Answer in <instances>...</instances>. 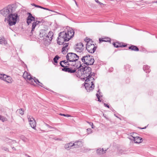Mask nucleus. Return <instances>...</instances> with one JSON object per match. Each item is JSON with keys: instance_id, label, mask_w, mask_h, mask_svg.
<instances>
[{"instance_id": "nucleus-39", "label": "nucleus", "mask_w": 157, "mask_h": 157, "mask_svg": "<svg viewBox=\"0 0 157 157\" xmlns=\"http://www.w3.org/2000/svg\"><path fill=\"white\" fill-rule=\"evenodd\" d=\"M45 125L47 126L49 128H54V127H52V126H50L49 125H48V124H46V123H44Z\"/></svg>"}, {"instance_id": "nucleus-56", "label": "nucleus", "mask_w": 157, "mask_h": 157, "mask_svg": "<svg viewBox=\"0 0 157 157\" xmlns=\"http://www.w3.org/2000/svg\"><path fill=\"white\" fill-rule=\"evenodd\" d=\"M91 126V128H94V125H93V126Z\"/></svg>"}, {"instance_id": "nucleus-14", "label": "nucleus", "mask_w": 157, "mask_h": 157, "mask_svg": "<svg viewBox=\"0 0 157 157\" xmlns=\"http://www.w3.org/2000/svg\"><path fill=\"white\" fill-rule=\"evenodd\" d=\"M73 146H74L75 148L79 147H81L82 145V143L80 140L76 141L74 143H73Z\"/></svg>"}, {"instance_id": "nucleus-58", "label": "nucleus", "mask_w": 157, "mask_h": 157, "mask_svg": "<svg viewBox=\"0 0 157 157\" xmlns=\"http://www.w3.org/2000/svg\"><path fill=\"white\" fill-rule=\"evenodd\" d=\"M62 114H61V113H60L59 114V115H61V116H62Z\"/></svg>"}, {"instance_id": "nucleus-23", "label": "nucleus", "mask_w": 157, "mask_h": 157, "mask_svg": "<svg viewBox=\"0 0 157 157\" xmlns=\"http://www.w3.org/2000/svg\"><path fill=\"white\" fill-rule=\"evenodd\" d=\"M128 48L132 51H139V48L136 46L132 45L128 47Z\"/></svg>"}, {"instance_id": "nucleus-36", "label": "nucleus", "mask_w": 157, "mask_h": 157, "mask_svg": "<svg viewBox=\"0 0 157 157\" xmlns=\"http://www.w3.org/2000/svg\"><path fill=\"white\" fill-rule=\"evenodd\" d=\"M33 21V20H32L27 19V23L28 24V25H29L31 23V22Z\"/></svg>"}, {"instance_id": "nucleus-33", "label": "nucleus", "mask_w": 157, "mask_h": 157, "mask_svg": "<svg viewBox=\"0 0 157 157\" xmlns=\"http://www.w3.org/2000/svg\"><path fill=\"white\" fill-rule=\"evenodd\" d=\"M68 46V43H65L63 44V48H67V47Z\"/></svg>"}, {"instance_id": "nucleus-43", "label": "nucleus", "mask_w": 157, "mask_h": 157, "mask_svg": "<svg viewBox=\"0 0 157 157\" xmlns=\"http://www.w3.org/2000/svg\"><path fill=\"white\" fill-rule=\"evenodd\" d=\"M87 123H88L91 126H93V123L90 122H89L88 121H87Z\"/></svg>"}, {"instance_id": "nucleus-13", "label": "nucleus", "mask_w": 157, "mask_h": 157, "mask_svg": "<svg viewBox=\"0 0 157 157\" xmlns=\"http://www.w3.org/2000/svg\"><path fill=\"white\" fill-rule=\"evenodd\" d=\"M62 70L65 72H68V73H74L76 71V70L75 69V68H74L73 69H72L71 67H65V68H62Z\"/></svg>"}, {"instance_id": "nucleus-27", "label": "nucleus", "mask_w": 157, "mask_h": 157, "mask_svg": "<svg viewBox=\"0 0 157 157\" xmlns=\"http://www.w3.org/2000/svg\"><path fill=\"white\" fill-rule=\"evenodd\" d=\"M143 70L146 73H149L150 70L149 68V67L147 65H145L143 67Z\"/></svg>"}, {"instance_id": "nucleus-48", "label": "nucleus", "mask_w": 157, "mask_h": 157, "mask_svg": "<svg viewBox=\"0 0 157 157\" xmlns=\"http://www.w3.org/2000/svg\"><path fill=\"white\" fill-rule=\"evenodd\" d=\"M55 140H61V139H60V138H57L56 139H55Z\"/></svg>"}, {"instance_id": "nucleus-17", "label": "nucleus", "mask_w": 157, "mask_h": 157, "mask_svg": "<svg viewBox=\"0 0 157 157\" xmlns=\"http://www.w3.org/2000/svg\"><path fill=\"white\" fill-rule=\"evenodd\" d=\"M47 34L46 33L45 30H42L40 33V36L43 39L47 40V36H48Z\"/></svg>"}, {"instance_id": "nucleus-40", "label": "nucleus", "mask_w": 157, "mask_h": 157, "mask_svg": "<svg viewBox=\"0 0 157 157\" xmlns=\"http://www.w3.org/2000/svg\"><path fill=\"white\" fill-rule=\"evenodd\" d=\"M119 152L118 153L119 154H122L123 153V151L121 149H119L118 150Z\"/></svg>"}, {"instance_id": "nucleus-35", "label": "nucleus", "mask_w": 157, "mask_h": 157, "mask_svg": "<svg viewBox=\"0 0 157 157\" xmlns=\"http://www.w3.org/2000/svg\"><path fill=\"white\" fill-rule=\"evenodd\" d=\"M21 139L23 141L25 142H26L28 141L27 138L24 137H22Z\"/></svg>"}, {"instance_id": "nucleus-8", "label": "nucleus", "mask_w": 157, "mask_h": 157, "mask_svg": "<svg viewBox=\"0 0 157 157\" xmlns=\"http://www.w3.org/2000/svg\"><path fill=\"white\" fill-rule=\"evenodd\" d=\"M94 80H90L88 81H86L85 79V84L84 85L86 89L87 90V91L92 90L94 89V83L93 82Z\"/></svg>"}, {"instance_id": "nucleus-45", "label": "nucleus", "mask_w": 157, "mask_h": 157, "mask_svg": "<svg viewBox=\"0 0 157 157\" xmlns=\"http://www.w3.org/2000/svg\"><path fill=\"white\" fill-rule=\"evenodd\" d=\"M10 140L11 141V142H10L11 143H16V142L14 140Z\"/></svg>"}, {"instance_id": "nucleus-9", "label": "nucleus", "mask_w": 157, "mask_h": 157, "mask_svg": "<svg viewBox=\"0 0 157 157\" xmlns=\"http://www.w3.org/2000/svg\"><path fill=\"white\" fill-rule=\"evenodd\" d=\"M96 47L94 44H91L90 42H87L86 44V49L90 53H93L95 51Z\"/></svg>"}, {"instance_id": "nucleus-32", "label": "nucleus", "mask_w": 157, "mask_h": 157, "mask_svg": "<svg viewBox=\"0 0 157 157\" xmlns=\"http://www.w3.org/2000/svg\"><path fill=\"white\" fill-rule=\"evenodd\" d=\"M68 48H62V52L63 54H66L67 52Z\"/></svg>"}, {"instance_id": "nucleus-31", "label": "nucleus", "mask_w": 157, "mask_h": 157, "mask_svg": "<svg viewBox=\"0 0 157 157\" xmlns=\"http://www.w3.org/2000/svg\"><path fill=\"white\" fill-rule=\"evenodd\" d=\"M0 120L2 121V122H4L7 120V119L4 117L0 116Z\"/></svg>"}, {"instance_id": "nucleus-60", "label": "nucleus", "mask_w": 157, "mask_h": 157, "mask_svg": "<svg viewBox=\"0 0 157 157\" xmlns=\"http://www.w3.org/2000/svg\"><path fill=\"white\" fill-rule=\"evenodd\" d=\"M116 117H118L117 116H116Z\"/></svg>"}, {"instance_id": "nucleus-29", "label": "nucleus", "mask_w": 157, "mask_h": 157, "mask_svg": "<svg viewBox=\"0 0 157 157\" xmlns=\"http://www.w3.org/2000/svg\"><path fill=\"white\" fill-rule=\"evenodd\" d=\"M6 44V41L5 40L4 38L0 39V44Z\"/></svg>"}, {"instance_id": "nucleus-54", "label": "nucleus", "mask_w": 157, "mask_h": 157, "mask_svg": "<svg viewBox=\"0 0 157 157\" xmlns=\"http://www.w3.org/2000/svg\"><path fill=\"white\" fill-rule=\"evenodd\" d=\"M146 128V127L145 126L144 128H140L141 129H145V128Z\"/></svg>"}, {"instance_id": "nucleus-25", "label": "nucleus", "mask_w": 157, "mask_h": 157, "mask_svg": "<svg viewBox=\"0 0 157 157\" xmlns=\"http://www.w3.org/2000/svg\"><path fill=\"white\" fill-rule=\"evenodd\" d=\"M113 45L115 47H116V48H118V47H124L126 46L125 45L121 44L117 42H116V43H113Z\"/></svg>"}, {"instance_id": "nucleus-19", "label": "nucleus", "mask_w": 157, "mask_h": 157, "mask_svg": "<svg viewBox=\"0 0 157 157\" xmlns=\"http://www.w3.org/2000/svg\"><path fill=\"white\" fill-rule=\"evenodd\" d=\"M132 139H131L132 140L133 139L135 143H140L142 141V139L140 137L138 136H132Z\"/></svg>"}, {"instance_id": "nucleus-42", "label": "nucleus", "mask_w": 157, "mask_h": 157, "mask_svg": "<svg viewBox=\"0 0 157 157\" xmlns=\"http://www.w3.org/2000/svg\"><path fill=\"white\" fill-rule=\"evenodd\" d=\"M62 116H65V117H70L71 116L70 115L68 114H62Z\"/></svg>"}, {"instance_id": "nucleus-37", "label": "nucleus", "mask_w": 157, "mask_h": 157, "mask_svg": "<svg viewBox=\"0 0 157 157\" xmlns=\"http://www.w3.org/2000/svg\"><path fill=\"white\" fill-rule=\"evenodd\" d=\"M96 96H97V98L98 99V101H101V100H100V96L99 95V94H98V93H97L96 94Z\"/></svg>"}, {"instance_id": "nucleus-28", "label": "nucleus", "mask_w": 157, "mask_h": 157, "mask_svg": "<svg viewBox=\"0 0 157 157\" xmlns=\"http://www.w3.org/2000/svg\"><path fill=\"white\" fill-rule=\"evenodd\" d=\"M29 15L27 19H30L35 21V18L33 16L32 14L30 13H28Z\"/></svg>"}, {"instance_id": "nucleus-59", "label": "nucleus", "mask_w": 157, "mask_h": 157, "mask_svg": "<svg viewBox=\"0 0 157 157\" xmlns=\"http://www.w3.org/2000/svg\"><path fill=\"white\" fill-rule=\"evenodd\" d=\"M156 3H157V1L155 2Z\"/></svg>"}, {"instance_id": "nucleus-5", "label": "nucleus", "mask_w": 157, "mask_h": 157, "mask_svg": "<svg viewBox=\"0 0 157 157\" xmlns=\"http://www.w3.org/2000/svg\"><path fill=\"white\" fill-rule=\"evenodd\" d=\"M23 77L31 85H34V82L36 83L37 84L40 83L38 80L35 77H34V78H32L30 75L27 71H25L24 72Z\"/></svg>"}, {"instance_id": "nucleus-34", "label": "nucleus", "mask_w": 157, "mask_h": 157, "mask_svg": "<svg viewBox=\"0 0 157 157\" xmlns=\"http://www.w3.org/2000/svg\"><path fill=\"white\" fill-rule=\"evenodd\" d=\"M18 112L21 115H23L24 113V111L22 109H19L18 110Z\"/></svg>"}, {"instance_id": "nucleus-38", "label": "nucleus", "mask_w": 157, "mask_h": 157, "mask_svg": "<svg viewBox=\"0 0 157 157\" xmlns=\"http://www.w3.org/2000/svg\"><path fill=\"white\" fill-rule=\"evenodd\" d=\"M39 8L42 9H43L44 10H48V11H51L50 10H49L48 8H44V7H42V6H39Z\"/></svg>"}, {"instance_id": "nucleus-50", "label": "nucleus", "mask_w": 157, "mask_h": 157, "mask_svg": "<svg viewBox=\"0 0 157 157\" xmlns=\"http://www.w3.org/2000/svg\"><path fill=\"white\" fill-rule=\"evenodd\" d=\"M135 134V133H132L131 134V136H132H132H133L134 135V134Z\"/></svg>"}, {"instance_id": "nucleus-1", "label": "nucleus", "mask_w": 157, "mask_h": 157, "mask_svg": "<svg viewBox=\"0 0 157 157\" xmlns=\"http://www.w3.org/2000/svg\"><path fill=\"white\" fill-rule=\"evenodd\" d=\"M75 32L72 29H69L67 32H62L59 33L57 40V43L59 45L63 44L64 42L69 41L73 37Z\"/></svg>"}, {"instance_id": "nucleus-46", "label": "nucleus", "mask_w": 157, "mask_h": 157, "mask_svg": "<svg viewBox=\"0 0 157 157\" xmlns=\"http://www.w3.org/2000/svg\"><path fill=\"white\" fill-rule=\"evenodd\" d=\"M40 84H39V85L40 86H41V87H43V84H42V83H40Z\"/></svg>"}, {"instance_id": "nucleus-2", "label": "nucleus", "mask_w": 157, "mask_h": 157, "mask_svg": "<svg viewBox=\"0 0 157 157\" xmlns=\"http://www.w3.org/2000/svg\"><path fill=\"white\" fill-rule=\"evenodd\" d=\"M14 4L10 5L0 11V13L4 17L7 16V17L12 13L16 11V8Z\"/></svg>"}, {"instance_id": "nucleus-41", "label": "nucleus", "mask_w": 157, "mask_h": 157, "mask_svg": "<svg viewBox=\"0 0 157 157\" xmlns=\"http://www.w3.org/2000/svg\"><path fill=\"white\" fill-rule=\"evenodd\" d=\"M31 5H32V6H34L35 7H37V8H39V6H40L39 5H36L34 3L31 4Z\"/></svg>"}, {"instance_id": "nucleus-12", "label": "nucleus", "mask_w": 157, "mask_h": 157, "mask_svg": "<svg viewBox=\"0 0 157 157\" xmlns=\"http://www.w3.org/2000/svg\"><path fill=\"white\" fill-rule=\"evenodd\" d=\"M75 50L78 52H81L84 49L83 45L82 43H79L76 45L75 47Z\"/></svg>"}, {"instance_id": "nucleus-15", "label": "nucleus", "mask_w": 157, "mask_h": 157, "mask_svg": "<svg viewBox=\"0 0 157 157\" xmlns=\"http://www.w3.org/2000/svg\"><path fill=\"white\" fill-rule=\"evenodd\" d=\"M107 149L104 150L103 148H98L96 150V152L98 155L103 154L105 153Z\"/></svg>"}, {"instance_id": "nucleus-49", "label": "nucleus", "mask_w": 157, "mask_h": 157, "mask_svg": "<svg viewBox=\"0 0 157 157\" xmlns=\"http://www.w3.org/2000/svg\"><path fill=\"white\" fill-rule=\"evenodd\" d=\"M97 2L100 5H101L102 4V3H101L100 2H99L98 1V2Z\"/></svg>"}, {"instance_id": "nucleus-11", "label": "nucleus", "mask_w": 157, "mask_h": 157, "mask_svg": "<svg viewBox=\"0 0 157 157\" xmlns=\"http://www.w3.org/2000/svg\"><path fill=\"white\" fill-rule=\"evenodd\" d=\"M28 121L31 127L33 128L36 129V123L34 119L32 117L30 116H27Z\"/></svg>"}, {"instance_id": "nucleus-3", "label": "nucleus", "mask_w": 157, "mask_h": 157, "mask_svg": "<svg viewBox=\"0 0 157 157\" xmlns=\"http://www.w3.org/2000/svg\"><path fill=\"white\" fill-rule=\"evenodd\" d=\"M8 18V21L10 26L14 25L17 22H19V17L18 14L16 13H12L10 14Z\"/></svg>"}, {"instance_id": "nucleus-7", "label": "nucleus", "mask_w": 157, "mask_h": 157, "mask_svg": "<svg viewBox=\"0 0 157 157\" xmlns=\"http://www.w3.org/2000/svg\"><path fill=\"white\" fill-rule=\"evenodd\" d=\"M66 58L67 61L69 62H75L79 59V56L75 53L70 52L67 53Z\"/></svg>"}, {"instance_id": "nucleus-51", "label": "nucleus", "mask_w": 157, "mask_h": 157, "mask_svg": "<svg viewBox=\"0 0 157 157\" xmlns=\"http://www.w3.org/2000/svg\"><path fill=\"white\" fill-rule=\"evenodd\" d=\"M104 105H105V106L108 108V104L105 103Z\"/></svg>"}, {"instance_id": "nucleus-10", "label": "nucleus", "mask_w": 157, "mask_h": 157, "mask_svg": "<svg viewBox=\"0 0 157 157\" xmlns=\"http://www.w3.org/2000/svg\"><path fill=\"white\" fill-rule=\"evenodd\" d=\"M0 78L8 83H10L12 82V80L10 76L4 74H0Z\"/></svg>"}, {"instance_id": "nucleus-55", "label": "nucleus", "mask_w": 157, "mask_h": 157, "mask_svg": "<svg viewBox=\"0 0 157 157\" xmlns=\"http://www.w3.org/2000/svg\"><path fill=\"white\" fill-rule=\"evenodd\" d=\"M12 149H13L14 150H16V149L14 147H12Z\"/></svg>"}, {"instance_id": "nucleus-53", "label": "nucleus", "mask_w": 157, "mask_h": 157, "mask_svg": "<svg viewBox=\"0 0 157 157\" xmlns=\"http://www.w3.org/2000/svg\"><path fill=\"white\" fill-rule=\"evenodd\" d=\"M110 40H111L109 38V40H108L109 42H110Z\"/></svg>"}, {"instance_id": "nucleus-57", "label": "nucleus", "mask_w": 157, "mask_h": 157, "mask_svg": "<svg viewBox=\"0 0 157 157\" xmlns=\"http://www.w3.org/2000/svg\"><path fill=\"white\" fill-rule=\"evenodd\" d=\"M5 150L6 151H8V150L7 148H6V149Z\"/></svg>"}, {"instance_id": "nucleus-44", "label": "nucleus", "mask_w": 157, "mask_h": 157, "mask_svg": "<svg viewBox=\"0 0 157 157\" xmlns=\"http://www.w3.org/2000/svg\"><path fill=\"white\" fill-rule=\"evenodd\" d=\"M87 131L88 132H92V130L90 128H87Z\"/></svg>"}, {"instance_id": "nucleus-16", "label": "nucleus", "mask_w": 157, "mask_h": 157, "mask_svg": "<svg viewBox=\"0 0 157 157\" xmlns=\"http://www.w3.org/2000/svg\"><path fill=\"white\" fill-rule=\"evenodd\" d=\"M68 62V61H66V60H63L60 62V64L62 67L63 68L67 67L70 65Z\"/></svg>"}, {"instance_id": "nucleus-30", "label": "nucleus", "mask_w": 157, "mask_h": 157, "mask_svg": "<svg viewBox=\"0 0 157 157\" xmlns=\"http://www.w3.org/2000/svg\"><path fill=\"white\" fill-rule=\"evenodd\" d=\"M59 57L57 55L53 59L54 62L56 63H57V60L59 59Z\"/></svg>"}, {"instance_id": "nucleus-4", "label": "nucleus", "mask_w": 157, "mask_h": 157, "mask_svg": "<svg viewBox=\"0 0 157 157\" xmlns=\"http://www.w3.org/2000/svg\"><path fill=\"white\" fill-rule=\"evenodd\" d=\"M83 76L84 79L86 78V81H88L90 79L92 80H94V78L92 76L91 74V69L90 67H83Z\"/></svg>"}, {"instance_id": "nucleus-24", "label": "nucleus", "mask_w": 157, "mask_h": 157, "mask_svg": "<svg viewBox=\"0 0 157 157\" xmlns=\"http://www.w3.org/2000/svg\"><path fill=\"white\" fill-rule=\"evenodd\" d=\"M48 36H47V40H48V39L51 41L52 39V36H53V34L52 32H50L48 34H47Z\"/></svg>"}, {"instance_id": "nucleus-18", "label": "nucleus", "mask_w": 157, "mask_h": 157, "mask_svg": "<svg viewBox=\"0 0 157 157\" xmlns=\"http://www.w3.org/2000/svg\"><path fill=\"white\" fill-rule=\"evenodd\" d=\"M78 69V71L76 72V75L77 77H80L83 75V68L82 67Z\"/></svg>"}, {"instance_id": "nucleus-22", "label": "nucleus", "mask_w": 157, "mask_h": 157, "mask_svg": "<svg viewBox=\"0 0 157 157\" xmlns=\"http://www.w3.org/2000/svg\"><path fill=\"white\" fill-rule=\"evenodd\" d=\"M73 66L75 67V68L79 69L83 67L82 66V64L80 62H78L77 64H74Z\"/></svg>"}, {"instance_id": "nucleus-20", "label": "nucleus", "mask_w": 157, "mask_h": 157, "mask_svg": "<svg viewBox=\"0 0 157 157\" xmlns=\"http://www.w3.org/2000/svg\"><path fill=\"white\" fill-rule=\"evenodd\" d=\"M73 147V144L72 142H71L70 143L67 144L65 145V148L67 150H70L71 147Z\"/></svg>"}, {"instance_id": "nucleus-47", "label": "nucleus", "mask_w": 157, "mask_h": 157, "mask_svg": "<svg viewBox=\"0 0 157 157\" xmlns=\"http://www.w3.org/2000/svg\"><path fill=\"white\" fill-rule=\"evenodd\" d=\"M103 116L106 119H107V116H106L105 114H103Z\"/></svg>"}, {"instance_id": "nucleus-21", "label": "nucleus", "mask_w": 157, "mask_h": 157, "mask_svg": "<svg viewBox=\"0 0 157 157\" xmlns=\"http://www.w3.org/2000/svg\"><path fill=\"white\" fill-rule=\"evenodd\" d=\"M40 23V21H34L33 22L32 24V29L31 31V33L32 34H33V32L34 29L35 28L36 26V25H38Z\"/></svg>"}, {"instance_id": "nucleus-6", "label": "nucleus", "mask_w": 157, "mask_h": 157, "mask_svg": "<svg viewBox=\"0 0 157 157\" xmlns=\"http://www.w3.org/2000/svg\"><path fill=\"white\" fill-rule=\"evenodd\" d=\"M81 60L85 64L88 65H92L93 64L94 60L92 56L86 55L83 56Z\"/></svg>"}, {"instance_id": "nucleus-52", "label": "nucleus", "mask_w": 157, "mask_h": 157, "mask_svg": "<svg viewBox=\"0 0 157 157\" xmlns=\"http://www.w3.org/2000/svg\"><path fill=\"white\" fill-rule=\"evenodd\" d=\"M110 69H111L110 71H112L113 70V68L111 67V68H110Z\"/></svg>"}, {"instance_id": "nucleus-26", "label": "nucleus", "mask_w": 157, "mask_h": 157, "mask_svg": "<svg viewBox=\"0 0 157 157\" xmlns=\"http://www.w3.org/2000/svg\"><path fill=\"white\" fill-rule=\"evenodd\" d=\"M99 41L100 43L102 42H108V37H105L100 38L99 39Z\"/></svg>"}]
</instances>
